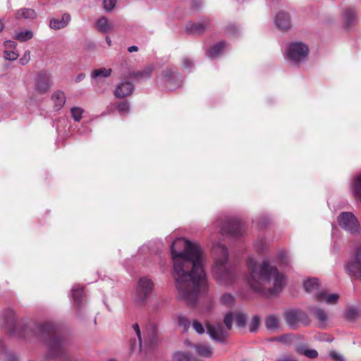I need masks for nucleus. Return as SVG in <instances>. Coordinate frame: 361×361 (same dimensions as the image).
<instances>
[{"mask_svg":"<svg viewBox=\"0 0 361 361\" xmlns=\"http://www.w3.org/2000/svg\"><path fill=\"white\" fill-rule=\"evenodd\" d=\"M259 271H278V269L272 267L269 260L265 259L261 263Z\"/></svg>","mask_w":361,"mask_h":361,"instance_id":"45","label":"nucleus"},{"mask_svg":"<svg viewBox=\"0 0 361 361\" xmlns=\"http://www.w3.org/2000/svg\"><path fill=\"white\" fill-rule=\"evenodd\" d=\"M286 53L287 58L293 63L298 65L307 59L309 48L302 42H295L289 44Z\"/></svg>","mask_w":361,"mask_h":361,"instance_id":"8","label":"nucleus"},{"mask_svg":"<svg viewBox=\"0 0 361 361\" xmlns=\"http://www.w3.org/2000/svg\"><path fill=\"white\" fill-rule=\"evenodd\" d=\"M248 271H257V264L252 258H248L247 260Z\"/></svg>","mask_w":361,"mask_h":361,"instance_id":"51","label":"nucleus"},{"mask_svg":"<svg viewBox=\"0 0 361 361\" xmlns=\"http://www.w3.org/2000/svg\"><path fill=\"white\" fill-rule=\"evenodd\" d=\"M275 23L279 29L288 30L291 27L290 16L285 12H280L275 18Z\"/></svg>","mask_w":361,"mask_h":361,"instance_id":"20","label":"nucleus"},{"mask_svg":"<svg viewBox=\"0 0 361 361\" xmlns=\"http://www.w3.org/2000/svg\"><path fill=\"white\" fill-rule=\"evenodd\" d=\"M85 78V75L84 73H80L76 78H75V82H79L82 81Z\"/></svg>","mask_w":361,"mask_h":361,"instance_id":"63","label":"nucleus"},{"mask_svg":"<svg viewBox=\"0 0 361 361\" xmlns=\"http://www.w3.org/2000/svg\"><path fill=\"white\" fill-rule=\"evenodd\" d=\"M358 314V310L355 307H348L345 311V317L348 320H353L356 318Z\"/></svg>","mask_w":361,"mask_h":361,"instance_id":"39","label":"nucleus"},{"mask_svg":"<svg viewBox=\"0 0 361 361\" xmlns=\"http://www.w3.org/2000/svg\"><path fill=\"white\" fill-rule=\"evenodd\" d=\"M256 247L258 250H262L265 247V245L262 242H257Z\"/></svg>","mask_w":361,"mask_h":361,"instance_id":"64","label":"nucleus"},{"mask_svg":"<svg viewBox=\"0 0 361 361\" xmlns=\"http://www.w3.org/2000/svg\"><path fill=\"white\" fill-rule=\"evenodd\" d=\"M183 65L185 68H190L192 66V62L188 58L183 59Z\"/></svg>","mask_w":361,"mask_h":361,"instance_id":"57","label":"nucleus"},{"mask_svg":"<svg viewBox=\"0 0 361 361\" xmlns=\"http://www.w3.org/2000/svg\"><path fill=\"white\" fill-rule=\"evenodd\" d=\"M51 86V78L49 75L42 73L38 75L35 84V90L39 94L47 92Z\"/></svg>","mask_w":361,"mask_h":361,"instance_id":"19","label":"nucleus"},{"mask_svg":"<svg viewBox=\"0 0 361 361\" xmlns=\"http://www.w3.org/2000/svg\"><path fill=\"white\" fill-rule=\"evenodd\" d=\"M352 191L353 195L361 200V173L354 178L352 184Z\"/></svg>","mask_w":361,"mask_h":361,"instance_id":"29","label":"nucleus"},{"mask_svg":"<svg viewBox=\"0 0 361 361\" xmlns=\"http://www.w3.org/2000/svg\"><path fill=\"white\" fill-rule=\"evenodd\" d=\"M35 334L47 345V359L64 358L68 361L67 343L62 337L60 327L54 322H46L35 326Z\"/></svg>","mask_w":361,"mask_h":361,"instance_id":"3","label":"nucleus"},{"mask_svg":"<svg viewBox=\"0 0 361 361\" xmlns=\"http://www.w3.org/2000/svg\"><path fill=\"white\" fill-rule=\"evenodd\" d=\"M161 80L169 90H174L180 86L182 80L175 67L167 68L163 73Z\"/></svg>","mask_w":361,"mask_h":361,"instance_id":"12","label":"nucleus"},{"mask_svg":"<svg viewBox=\"0 0 361 361\" xmlns=\"http://www.w3.org/2000/svg\"><path fill=\"white\" fill-rule=\"evenodd\" d=\"M213 277L220 285H231L236 280L235 272H213Z\"/></svg>","mask_w":361,"mask_h":361,"instance_id":"18","label":"nucleus"},{"mask_svg":"<svg viewBox=\"0 0 361 361\" xmlns=\"http://www.w3.org/2000/svg\"><path fill=\"white\" fill-rule=\"evenodd\" d=\"M117 109L119 114L123 115L128 112L130 106L127 102H120L118 104Z\"/></svg>","mask_w":361,"mask_h":361,"instance_id":"44","label":"nucleus"},{"mask_svg":"<svg viewBox=\"0 0 361 361\" xmlns=\"http://www.w3.org/2000/svg\"><path fill=\"white\" fill-rule=\"evenodd\" d=\"M30 60V51H26L23 56L20 59V63L21 65H25L27 64Z\"/></svg>","mask_w":361,"mask_h":361,"instance_id":"52","label":"nucleus"},{"mask_svg":"<svg viewBox=\"0 0 361 361\" xmlns=\"http://www.w3.org/2000/svg\"><path fill=\"white\" fill-rule=\"evenodd\" d=\"M329 355V357L335 361H345V360L344 356L342 354H341L335 350L330 351Z\"/></svg>","mask_w":361,"mask_h":361,"instance_id":"49","label":"nucleus"},{"mask_svg":"<svg viewBox=\"0 0 361 361\" xmlns=\"http://www.w3.org/2000/svg\"><path fill=\"white\" fill-rule=\"evenodd\" d=\"M116 2L117 0H104L103 5L104 10L106 12L112 11L115 7Z\"/></svg>","mask_w":361,"mask_h":361,"instance_id":"47","label":"nucleus"},{"mask_svg":"<svg viewBox=\"0 0 361 361\" xmlns=\"http://www.w3.org/2000/svg\"><path fill=\"white\" fill-rule=\"evenodd\" d=\"M133 328L134 331H135L136 335L138 338L140 346H141L142 345V339H141V332L140 330L139 325L137 324H135L133 325Z\"/></svg>","mask_w":361,"mask_h":361,"instance_id":"56","label":"nucleus"},{"mask_svg":"<svg viewBox=\"0 0 361 361\" xmlns=\"http://www.w3.org/2000/svg\"><path fill=\"white\" fill-rule=\"evenodd\" d=\"M112 73L111 68H101L94 69L91 73V78L97 80L99 78H106L111 75Z\"/></svg>","mask_w":361,"mask_h":361,"instance_id":"28","label":"nucleus"},{"mask_svg":"<svg viewBox=\"0 0 361 361\" xmlns=\"http://www.w3.org/2000/svg\"><path fill=\"white\" fill-rule=\"evenodd\" d=\"M174 278L178 298L190 305H194L208 289L206 272H175Z\"/></svg>","mask_w":361,"mask_h":361,"instance_id":"2","label":"nucleus"},{"mask_svg":"<svg viewBox=\"0 0 361 361\" xmlns=\"http://www.w3.org/2000/svg\"><path fill=\"white\" fill-rule=\"evenodd\" d=\"M154 288V281L148 276L138 279L132 295V304L141 308L147 305Z\"/></svg>","mask_w":361,"mask_h":361,"instance_id":"5","label":"nucleus"},{"mask_svg":"<svg viewBox=\"0 0 361 361\" xmlns=\"http://www.w3.org/2000/svg\"><path fill=\"white\" fill-rule=\"evenodd\" d=\"M51 99L53 100L54 104V109L56 110H59L63 106V105L65 104V102H66L65 94H64V92L59 91V90L56 91L53 93Z\"/></svg>","mask_w":361,"mask_h":361,"instance_id":"27","label":"nucleus"},{"mask_svg":"<svg viewBox=\"0 0 361 361\" xmlns=\"http://www.w3.org/2000/svg\"><path fill=\"white\" fill-rule=\"evenodd\" d=\"M16 42L12 40H7L4 42V47L6 48V50L15 49L16 48Z\"/></svg>","mask_w":361,"mask_h":361,"instance_id":"55","label":"nucleus"},{"mask_svg":"<svg viewBox=\"0 0 361 361\" xmlns=\"http://www.w3.org/2000/svg\"><path fill=\"white\" fill-rule=\"evenodd\" d=\"M7 331L11 336L25 338L28 336L30 331L25 324L18 323L14 311L12 309H6L2 315Z\"/></svg>","mask_w":361,"mask_h":361,"instance_id":"6","label":"nucleus"},{"mask_svg":"<svg viewBox=\"0 0 361 361\" xmlns=\"http://www.w3.org/2000/svg\"><path fill=\"white\" fill-rule=\"evenodd\" d=\"M215 227L221 235L233 238H238L245 232L244 226L239 220L227 216L217 219Z\"/></svg>","mask_w":361,"mask_h":361,"instance_id":"7","label":"nucleus"},{"mask_svg":"<svg viewBox=\"0 0 361 361\" xmlns=\"http://www.w3.org/2000/svg\"><path fill=\"white\" fill-rule=\"evenodd\" d=\"M71 21V16L68 13H64L61 18H52L50 20L49 26L51 29L59 30L67 26Z\"/></svg>","mask_w":361,"mask_h":361,"instance_id":"22","label":"nucleus"},{"mask_svg":"<svg viewBox=\"0 0 361 361\" xmlns=\"http://www.w3.org/2000/svg\"><path fill=\"white\" fill-rule=\"evenodd\" d=\"M338 222L341 228L351 234L360 232V224L356 216L349 212H344L338 216Z\"/></svg>","mask_w":361,"mask_h":361,"instance_id":"11","label":"nucleus"},{"mask_svg":"<svg viewBox=\"0 0 361 361\" xmlns=\"http://www.w3.org/2000/svg\"><path fill=\"white\" fill-rule=\"evenodd\" d=\"M310 311L314 315V317L319 320L320 323L324 324L326 322L327 314L323 309L319 307H312L310 309Z\"/></svg>","mask_w":361,"mask_h":361,"instance_id":"30","label":"nucleus"},{"mask_svg":"<svg viewBox=\"0 0 361 361\" xmlns=\"http://www.w3.org/2000/svg\"><path fill=\"white\" fill-rule=\"evenodd\" d=\"M71 296L76 306V314L78 317H81L82 310L84 307L82 300L84 297L83 287L79 284H75L71 289Z\"/></svg>","mask_w":361,"mask_h":361,"instance_id":"13","label":"nucleus"},{"mask_svg":"<svg viewBox=\"0 0 361 361\" xmlns=\"http://www.w3.org/2000/svg\"><path fill=\"white\" fill-rule=\"evenodd\" d=\"M212 252L214 254V263L212 271H220L222 269H226L228 264V250L225 245L220 243H212Z\"/></svg>","mask_w":361,"mask_h":361,"instance_id":"10","label":"nucleus"},{"mask_svg":"<svg viewBox=\"0 0 361 361\" xmlns=\"http://www.w3.org/2000/svg\"><path fill=\"white\" fill-rule=\"evenodd\" d=\"M173 361H192L193 357L188 353L182 351H177L173 355Z\"/></svg>","mask_w":361,"mask_h":361,"instance_id":"34","label":"nucleus"},{"mask_svg":"<svg viewBox=\"0 0 361 361\" xmlns=\"http://www.w3.org/2000/svg\"><path fill=\"white\" fill-rule=\"evenodd\" d=\"M152 331V336L150 338V341L149 342L150 343H154L156 341V340H157V337H156V335H155L156 334V333H155V328L153 327Z\"/></svg>","mask_w":361,"mask_h":361,"instance_id":"60","label":"nucleus"},{"mask_svg":"<svg viewBox=\"0 0 361 361\" xmlns=\"http://www.w3.org/2000/svg\"><path fill=\"white\" fill-rule=\"evenodd\" d=\"M193 329L199 334H202L204 332V329L202 324L197 320H195L192 323Z\"/></svg>","mask_w":361,"mask_h":361,"instance_id":"50","label":"nucleus"},{"mask_svg":"<svg viewBox=\"0 0 361 361\" xmlns=\"http://www.w3.org/2000/svg\"><path fill=\"white\" fill-rule=\"evenodd\" d=\"M243 279L253 292L263 295L278 294L286 284L283 272H245Z\"/></svg>","mask_w":361,"mask_h":361,"instance_id":"4","label":"nucleus"},{"mask_svg":"<svg viewBox=\"0 0 361 361\" xmlns=\"http://www.w3.org/2000/svg\"><path fill=\"white\" fill-rule=\"evenodd\" d=\"M260 325V318L257 315L252 317L249 324V330L250 332H255Z\"/></svg>","mask_w":361,"mask_h":361,"instance_id":"40","label":"nucleus"},{"mask_svg":"<svg viewBox=\"0 0 361 361\" xmlns=\"http://www.w3.org/2000/svg\"><path fill=\"white\" fill-rule=\"evenodd\" d=\"M16 17L18 19H33L36 17V13L31 8H23L17 11Z\"/></svg>","mask_w":361,"mask_h":361,"instance_id":"31","label":"nucleus"},{"mask_svg":"<svg viewBox=\"0 0 361 361\" xmlns=\"http://www.w3.org/2000/svg\"><path fill=\"white\" fill-rule=\"evenodd\" d=\"M0 353H2L4 354L7 353L4 344L1 340H0Z\"/></svg>","mask_w":361,"mask_h":361,"instance_id":"62","label":"nucleus"},{"mask_svg":"<svg viewBox=\"0 0 361 361\" xmlns=\"http://www.w3.org/2000/svg\"><path fill=\"white\" fill-rule=\"evenodd\" d=\"M226 48V43L224 41L213 45L207 51V56L210 59H214L224 53Z\"/></svg>","mask_w":361,"mask_h":361,"instance_id":"24","label":"nucleus"},{"mask_svg":"<svg viewBox=\"0 0 361 361\" xmlns=\"http://www.w3.org/2000/svg\"><path fill=\"white\" fill-rule=\"evenodd\" d=\"M6 355V361H19L18 357L13 354H5Z\"/></svg>","mask_w":361,"mask_h":361,"instance_id":"58","label":"nucleus"},{"mask_svg":"<svg viewBox=\"0 0 361 361\" xmlns=\"http://www.w3.org/2000/svg\"><path fill=\"white\" fill-rule=\"evenodd\" d=\"M233 315L232 312H228L226 314L224 322L226 325L227 330H230L232 327L233 324Z\"/></svg>","mask_w":361,"mask_h":361,"instance_id":"46","label":"nucleus"},{"mask_svg":"<svg viewBox=\"0 0 361 361\" xmlns=\"http://www.w3.org/2000/svg\"><path fill=\"white\" fill-rule=\"evenodd\" d=\"M83 112V109L80 107H73L71 109V116L76 122L80 121Z\"/></svg>","mask_w":361,"mask_h":361,"instance_id":"41","label":"nucleus"},{"mask_svg":"<svg viewBox=\"0 0 361 361\" xmlns=\"http://www.w3.org/2000/svg\"><path fill=\"white\" fill-rule=\"evenodd\" d=\"M220 302L224 305L231 307L233 305L234 297L230 293H224L220 298Z\"/></svg>","mask_w":361,"mask_h":361,"instance_id":"38","label":"nucleus"},{"mask_svg":"<svg viewBox=\"0 0 361 361\" xmlns=\"http://www.w3.org/2000/svg\"><path fill=\"white\" fill-rule=\"evenodd\" d=\"M226 32L228 35H235L238 32V28L234 25H229L226 28Z\"/></svg>","mask_w":361,"mask_h":361,"instance_id":"54","label":"nucleus"},{"mask_svg":"<svg viewBox=\"0 0 361 361\" xmlns=\"http://www.w3.org/2000/svg\"><path fill=\"white\" fill-rule=\"evenodd\" d=\"M209 19L204 16L197 23H188L186 25V30L192 35L202 34L209 27Z\"/></svg>","mask_w":361,"mask_h":361,"instance_id":"15","label":"nucleus"},{"mask_svg":"<svg viewBox=\"0 0 361 361\" xmlns=\"http://www.w3.org/2000/svg\"><path fill=\"white\" fill-rule=\"evenodd\" d=\"M319 281L316 278L309 279L304 282V288L307 292H312L319 288Z\"/></svg>","mask_w":361,"mask_h":361,"instance_id":"33","label":"nucleus"},{"mask_svg":"<svg viewBox=\"0 0 361 361\" xmlns=\"http://www.w3.org/2000/svg\"><path fill=\"white\" fill-rule=\"evenodd\" d=\"M4 54L5 59L8 61H15L19 56L17 51L13 50H5Z\"/></svg>","mask_w":361,"mask_h":361,"instance_id":"43","label":"nucleus"},{"mask_svg":"<svg viewBox=\"0 0 361 361\" xmlns=\"http://www.w3.org/2000/svg\"><path fill=\"white\" fill-rule=\"evenodd\" d=\"M349 275L351 279L357 277L361 281V272H349Z\"/></svg>","mask_w":361,"mask_h":361,"instance_id":"59","label":"nucleus"},{"mask_svg":"<svg viewBox=\"0 0 361 361\" xmlns=\"http://www.w3.org/2000/svg\"><path fill=\"white\" fill-rule=\"evenodd\" d=\"M207 334L214 341L217 342H224L227 336V331L223 329L220 323L216 324H207Z\"/></svg>","mask_w":361,"mask_h":361,"instance_id":"14","label":"nucleus"},{"mask_svg":"<svg viewBox=\"0 0 361 361\" xmlns=\"http://www.w3.org/2000/svg\"><path fill=\"white\" fill-rule=\"evenodd\" d=\"M178 324L180 326H182L184 331H187L190 326V321L183 316H180L178 317Z\"/></svg>","mask_w":361,"mask_h":361,"instance_id":"48","label":"nucleus"},{"mask_svg":"<svg viewBox=\"0 0 361 361\" xmlns=\"http://www.w3.org/2000/svg\"><path fill=\"white\" fill-rule=\"evenodd\" d=\"M202 4V0H194L193 6L195 8H199Z\"/></svg>","mask_w":361,"mask_h":361,"instance_id":"61","label":"nucleus"},{"mask_svg":"<svg viewBox=\"0 0 361 361\" xmlns=\"http://www.w3.org/2000/svg\"><path fill=\"white\" fill-rule=\"evenodd\" d=\"M299 354L303 355L309 358L314 359L318 356V353L314 349H307L304 347H300L297 349Z\"/></svg>","mask_w":361,"mask_h":361,"instance_id":"35","label":"nucleus"},{"mask_svg":"<svg viewBox=\"0 0 361 361\" xmlns=\"http://www.w3.org/2000/svg\"><path fill=\"white\" fill-rule=\"evenodd\" d=\"M345 27L353 25L356 21V11L353 8H345L342 13Z\"/></svg>","mask_w":361,"mask_h":361,"instance_id":"25","label":"nucleus"},{"mask_svg":"<svg viewBox=\"0 0 361 361\" xmlns=\"http://www.w3.org/2000/svg\"><path fill=\"white\" fill-rule=\"evenodd\" d=\"M345 271H361V243L356 245L353 258L345 263Z\"/></svg>","mask_w":361,"mask_h":361,"instance_id":"16","label":"nucleus"},{"mask_svg":"<svg viewBox=\"0 0 361 361\" xmlns=\"http://www.w3.org/2000/svg\"><path fill=\"white\" fill-rule=\"evenodd\" d=\"M284 317L286 324L292 329H296L302 325H308L310 322L307 314L299 309L287 310Z\"/></svg>","mask_w":361,"mask_h":361,"instance_id":"9","label":"nucleus"},{"mask_svg":"<svg viewBox=\"0 0 361 361\" xmlns=\"http://www.w3.org/2000/svg\"><path fill=\"white\" fill-rule=\"evenodd\" d=\"M185 344L188 347L193 348L197 354L201 357H210L212 355V348L206 344H192L190 341H186Z\"/></svg>","mask_w":361,"mask_h":361,"instance_id":"21","label":"nucleus"},{"mask_svg":"<svg viewBox=\"0 0 361 361\" xmlns=\"http://www.w3.org/2000/svg\"><path fill=\"white\" fill-rule=\"evenodd\" d=\"M265 325L267 329L271 331L276 330L279 326V318L275 315H269L266 318Z\"/></svg>","mask_w":361,"mask_h":361,"instance_id":"32","label":"nucleus"},{"mask_svg":"<svg viewBox=\"0 0 361 361\" xmlns=\"http://www.w3.org/2000/svg\"><path fill=\"white\" fill-rule=\"evenodd\" d=\"M247 321V316L243 313H238L235 317L236 325L240 327H244Z\"/></svg>","mask_w":361,"mask_h":361,"instance_id":"42","label":"nucleus"},{"mask_svg":"<svg viewBox=\"0 0 361 361\" xmlns=\"http://www.w3.org/2000/svg\"><path fill=\"white\" fill-rule=\"evenodd\" d=\"M134 85L131 82H121L116 87L114 95L116 98H123L130 95L134 91Z\"/></svg>","mask_w":361,"mask_h":361,"instance_id":"17","label":"nucleus"},{"mask_svg":"<svg viewBox=\"0 0 361 361\" xmlns=\"http://www.w3.org/2000/svg\"><path fill=\"white\" fill-rule=\"evenodd\" d=\"M276 361H298L295 357L290 355H282L276 358Z\"/></svg>","mask_w":361,"mask_h":361,"instance_id":"53","label":"nucleus"},{"mask_svg":"<svg viewBox=\"0 0 361 361\" xmlns=\"http://www.w3.org/2000/svg\"><path fill=\"white\" fill-rule=\"evenodd\" d=\"M152 72V68L149 67L142 71H138L136 73H133V75L137 79H141V80L148 79L150 78Z\"/></svg>","mask_w":361,"mask_h":361,"instance_id":"37","label":"nucleus"},{"mask_svg":"<svg viewBox=\"0 0 361 361\" xmlns=\"http://www.w3.org/2000/svg\"><path fill=\"white\" fill-rule=\"evenodd\" d=\"M173 271H204L207 255L197 243L180 238L171 245Z\"/></svg>","mask_w":361,"mask_h":361,"instance_id":"1","label":"nucleus"},{"mask_svg":"<svg viewBox=\"0 0 361 361\" xmlns=\"http://www.w3.org/2000/svg\"><path fill=\"white\" fill-rule=\"evenodd\" d=\"M95 26L97 30L102 33H106L114 28V25L105 16L99 18L97 20Z\"/></svg>","mask_w":361,"mask_h":361,"instance_id":"23","label":"nucleus"},{"mask_svg":"<svg viewBox=\"0 0 361 361\" xmlns=\"http://www.w3.org/2000/svg\"><path fill=\"white\" fill-rule=\"evenodd\" d=\"M33 37V32L31 30H23L18 32L15 39L20 42H26Z\"/></svg>","mask_w":361,"mask_h":361,"instance_id":"36","label":"nucleus"},{"mask_svg":"<svg viewBox=\"0 0 361 361\" xmlns=\"http://www.w3.org/2000/svg\"><path fill=\"white\" fill-rule=\"evenodd\" d=\"M318 301H325L328 304H336L339 295L337 293L327 294L325 291L319 292L316 295Z\"/></svg>","mask_w":361,"mask_h":361,"instance_id":"26","label":"nucleus"}]
</instances>
